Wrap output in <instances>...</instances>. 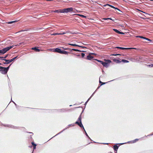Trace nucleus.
Wrapping results in <instances>:
<instances>
[{
	"mask_svg": "<svg viewBox=\"0 0 153 153\" xmlns=\"http://www.w3.org/2000/svg\"><path fill=\"white\" fill-rule=\"evenodd\" d=\"M14 46L12 45L9 47H7L1 50H0V54H4L8 51L11 48L13 47Z\"/></svg>",
	"mask_w": 153,
	"mask_h": 153,
	"instance_id": "nucleus-1",
	"label": "nucleus"
},
{
	"mask_svg": "<svg viewBox=\"0 0 153 153\" xmlns=\"http://www.w3.org/2000/svg\"><path fill=\"white\" fill-rule=\"evenodd\" d=\"M73 8L72 7L62 9V13H68L73 11Z\"/></svg>",
	"mask_w": 153,
	"mask_h": 153,
	"instance_id": "nucleus-2",
	"label": "nucleus"
},
{
	"mask_svg": "<svg viewBox=\"0 0 153 153\" xmlns=\"http://www.w3.org/2000/svg\"><path fill=\"white\" fill-rule=\"evenodd\" d=\"M0 72L2 74H6L7 73L6 69H5V67H3L0 66Z\"/></svg>",
	"mask_w": 153,
	"mask_h": 153,
	"instance_id": "nucleus-3",
	"label": "nucleus"
},
{
	"mask_svg": "<svg viewBox=\"0 0 153 153\" xmlns=\"http://www.w3.org/2000/svg\"><path fill=\"white\" fill-rule=\"evenodd\" d=\"M139 140V139H136L133 140H132V141H128L127 143H120V144L121 145H123L125 143H135V142H137V141H138Z\"/></svg>",
	"mask_w": 153,
	"mask_h": 153,
	"instance_id": "nucleus-4",
	"label": "nucleus"
},
{
	"mask_svg": "<svg viewBox=\"0 0 153 153\" xmlns=\"http://www.w3.org/2000/svg\"><path fill=\"white\" fill-rule=\"evenodd\" d=\"M53 51L61 54L62 51L60 48H56L54 49Z\"/></svg>",
	"mask_w": 153,
	"mask_h": 153,
	"instance_id": "nucleus-5",
	"label": "nucleus"
},
{
	"mask_svg": "<svg viewBox=\"0 0 153 153\" xmlns=\"http://www.w3.org/2000/svg\"><path fill=\"white\" fill-rule=\"evenodd\" d=\"M75 123L76 124H77L80 127L82 128V127L84 129V128L83 127V126L82 123V122H79L78 121H76Z\"/></svg>",
	"mask_w": 153,
	"mask_h": 153,
	"instance_id": "nucleus-6",
	"label": "nucleus"
},
{
	"mask_svg": "<svg viewBox=\"0 0 153 153\" xmlns=\"http://www.w3.org/2000/svg\"><path fill=\"white\" fill-rule=\"evenodd\" d=\"M3 60H4L6 62H3V63L4 64H7L10 63V62H11L10 59H2Z\"/></svg>",
	"mask_w": 153,
	"mask_h": 153,
	"instance_id": "nucleus-7",
	"label": "nucleus"
},
{
	"mask_svg": "<svg viewBox=\"0 0 153 153\" xmlns=\"http://www.w3.org/2000/svg\"><path fill=\"white\" fill-rule=\"evenodd\" d=\"M102 64L104 67L107 68L109 66V64H108V63H107V62H103L102 63Z\"/></svg>",
	"mask_w": 153,
	"mask_h": 153,
	"instance_id": "nucleus-8",
	"label": "nucleus"
},
{
	"mask_svg": "<svg viewBox=\"0 0 153 153\" xmlns=\"http://www.w3.org/2000/svg\"><path fill=\"white\" fill-rule=\"evenodd\" d=\"M113 30H114V31L115 32H116V33H118L119 34H124V33H123V32H120L118 30L116 29H113Z\"/></svg>",
	"mask_w": 153,
	"mask_h": 153,
	"instance_id": "nucleus-9",
	"label": "nucleus"
},
{
	"mask_svg": "<svg viewBox=\"0 0 153 153\" xmlns=\"http://www.w3.org/2000/svg\"><path fill=\"white\" fill-rule=\"evenodd\" d=\"M74 126V124H70V125H69L68 126V127H67V128H65L62 131L60 132H59V133H58L57 134H56V135H55L54 137L56 136L57 135H58L59 134H60V133L64 131L65 130V129H66L67 128H68L70 126Z\"/></svg>",
	"mask_w": 153,
	"mask_h": 153,
	"instance_id": "nucleus-10",
	"label": "nucleus"
},
{
	"mask_svg": "<svg viewBox=\"0 0 153 153\" xmlns=\"http://www.w3.org/2000/svg\"><path fill=\"white\" fill-rule=\"evenodd\" d=\"M118 48L122 50H127L131 49V48H124L120 47H116L115 48Z\"/></svg>",
	"mask_w": 153,
	"mask_h": 153,
	"instance_id": "nucleus-11",
	"label": "nucleus"
},
{
	"mask_svg": "<svg viewBox=\"0 0 153 153\" xmlns=\"http://www.w3.org/2000/svg\"><path fill=\"white\" fill-rule=\"evenodd\" d=\"M93 57L91 56L90 55V54H89L87 56V59L88 60H91L93 58Z\"/></svg>",
	"mask_w": 153,
	"mask_h": 153,
	"instance_id": "nucleus-12",
	"label": "nucleus"
},
{
	"mask_svg": "<svg viewBox=\"0 0 153 153\" xmlns=\"http://www.w3.org/2000/svg\"><path fill=\"white\" fill-rule=\"evenodd\" d=\"M58 112H65L66 111V110L65 109H61L56 110Z\"/></svg>",
	"mask_w": 153,
	"mask_h": 153,
	"instance_id": "nucleus-13",
	"label": "nucleus"
},
{
	"mask_svg": "<svg viewBox=\"0 0 153 153\" xmlns=\"http://www.w3.org/2000/svg\"><path fill=\"white\" fill-rule=\"evenodd\" d=\"M118 148L119 146H117V145H115L113 147L114 150L115 151H116V152L117 151Z\"/></svg>",
	"mask_w": 153,
	"mask_h": 153,
	"instance_id": "nucleus-14",
	"label": "nucleus"
},
{
	"mask_svg": "<svg viewBox=\"0 0 153 153\" xmlns=\"http://www.w3.org/2000/svg\"><path fill=\"white\" fill-rule=\"evenodd\" d=\"M32 50H34L36 52H39L40 51V50L37 48L36 47H35L32 48Z\"/></svg>",
	"mask_w": 153,
	"mask_h": 153,
	"instance_id": "nucleus-15",
	"label": "nucleus"
},
{
	"mask_svg": "<svg viewBox=\"0 0 153 153\" xmlns=\"http://www.w3.org/2000/svg\"><path fill=\"white\" fill-rule=\"evenodd\" d=\"M53 12L54 13H62V10H56L53 11Z\"/></svg>",
	"mask_w": 153,
	"mask_h": 153,
	"instance_id": "nucleus-16",
	"label": "nucleus"
},
{
	"mask_svg": "<svg viewBox=\"0 0 153 153\" xmlns=\"http://www.w3.org/2000/svg\"><path fill=\"white\" fill-rule=\"evenodd\" d=\"M69 53L68 52L66 51H62L61 54H63L66 55L68 54Z\"/></svg>",
	"mask_w": 153,
	"mask_h": 153,
	"instance_id": "nucleus-17",
	"label": "nucleus"
},
{
	"mask_svg": "<svg viewBox=\"0 0 153 153\" xmlns=\"http://www.w3.org/2000/svg\"><path fill=\"white\" fill-rule=\"evenodd\" d=\"M65 33H53L52 35H54V36H55V35H62V34H65Z\"/></svg>",
	"mask_w": 153,
	"mask_h": 153,
	"instance_id": "nucleus-18",
	"label": "nucleus"
},
{
	"mask_svg": "<svg viewBox=\"0 0 153 153\" xmlns=\"http://www.w3.org/2000/svg\"><path fill=\"white\" fill-rule=\"evenodd\" d=\"M74 15H77L79 16L82 18H86V17L84 15H81V14H74Z\"/></svg>",
	"mask_w": 153,
	"mask_h": 153,
	"instance_id": "nucleus-19",
	"label": "nucleus"
},
{
	"mask_svg": "<svg viewBox=\"0 0 153 153\" xmlns=\"http://www.w3.org/2000/svg\"><path fill=\"white\" fill-rule=\"evenodd\" d=\"M113 61L114 62L117 63H120L121 62V61L120 60L115 59H113Z\"/></svg>",
	"mask_w": 153,
	"mask_h": 153,
	"instance_id": "nucleus-20",
	"label": "nucleus"
},
{
	"mask_svg": "<svg viewBox=\"0 0 153 153\" xmlns=\"http://www.w3.org/2000/svg\"><path fill=\"white\" fill-rule=\"evenodd\" d=\"M81 114H82V113L79 116V117L78 118L77 121H78V122L79 121V122H81Z\"/></svg>",
	"mask_w": 153,
	"mask_h": 153,
	"instance_id": "nucleus-21",
	"label": "nucleus"
},
{
	"mask_svg": "<svg viewBox=\"0 0 153 153\" xmlns=\"http://www.w3.org/2000/svg\"><path fill=\"white\" fill-rule=\"evenodd\" d=\"M8 126L10 128H14V129H16V128H17V127L15 126H13V125H9V126Z\"/></svg>",
	"mask_w": 153,
	"mask_h": 153,
	"instance_id": "nucleus-22",
	"label": "nucleus"
},
{
	"mask_svg": "<svg viewBox=\"0 0 153 153\" xmlns=\"http://www.w3.org/2000/svg\"><path fill=\"white\" fill-rule=\"evenodd\" d=\"M121 62L123 63H128L129 62V61L127 60L123 59L121 60Z\"/></svg>",
	"mask_w": 153,
	"mask_h": 153,
	"instance_id": "nucleus-23",
	"label": "nucleus"
},
{
	"mask_svg": "<svg viewBox=\"0 0 153 153\" xmlns=\"http://www.w3.org/2000/svg\"><path fill=\"white\" fill-rule=\"evenodd\" d=\"M143 58L141 56H139L137 58V59L140 61L139 59H142Z\"/></svg>",
	"mask_w": 153,
	"mask_h": 153,
	"instance_id": "nucleus-24",
	"label": "nucleus"
},
{
	"mask_svg": "<svg viewBox=\"0 0 153 153\" xmlns=\"http://www.w3.org/2000/svg\"><path fill=\"white\" fill-rule=\"evenodd\" d=\"M72 50H73V51H78V52L81 51H80L79 50L77 49H71V51H72Z\"/></svg>",
	"mask_w": 153,
	"mask_h": 153,
	"instance_id": "nucleus-25",
	"label": "nucleus"
},
{
	"mask_svg": "<svg viewBox=\"0 0 153 153\" xmlns=\"http://www.w3.org/2000/svg\"><path fill=\"white\" fill-rule=\"evenodd\" d=\"M99 83H101V84L100 85V86L102 85H103L104 84H105L107 82H102L101 81H100V80H99Z\"/></svg>",
	"mask_w": 153,
	"mask_h": 153,
	"instance_id": "nucleus-26",
	"label": "nucleus"
},
{
	"mask_svg": "<svg viewBox=\"0 0 153 153\" xmlns=\"http://www.w3.org/2000/svg\"><path fill=\"white\" fill-rule=\"evenodd\" d=\"M105 61L107 62V63H108V64L109 63H111V61L109 59L106 60L105 59Z\"/></svg>",
	"mask_w": 153,
	"mask_h": 153,
	"instance_id": "nucleus-27",
	"label": "nucleus"
},
{
	"mask_svg": "<svg viewBox=\"0 0 153 153\" xmlns=\"http://www.w3.org/2000/svg\"><path fill=\"white\" fill-rule=\"evenodd\" d=\"M18 56H16L14 58L12 59H10L11 62L13 61L15 59H16L17 57Z\"/></svg>",
	"mask_w": 153,
	"mask_h": 153,
	"instance_id": "nucleus-28",
	"label": "nucleus"
},
{
	"mask_svg": "<svg viewBox=\"0 0 153 153\" xmlns=\"http://www.w3.org/2000/svg\"><path fill=\"white\" fill-rule=\"evenodd\" d=\"M69 45L74 46H78V45H77L75 44H68Z\"/></svg>",
	"mask_w": 153,
	"mask_h": 153,
	"instance_id": "nucleus-29",
	"label": "nucleus"
},
{
	"mask_svg": "<svg viewBox=\"0 0 153 153\" xmlns=\"http://www.w3.org/2000/svg\"><path fill=\"white\" fill-rule=\"evenodd\" d=\"M136 37H139V38H142V39H145V37H143L142 36H136Z\"/></svg>",
	"mask_w": 153,
	"mask_h": 153,
	"instance_id": "nucleus-30",
	"label": "nucleus"
},
{
	"mask_svg": "<svg viewBox=\"0 0 153 153\" xmlns=\"http://www.w3.org/2000/svg\"><path fill=\"white\" fill-rule=\"evenodd\" d=\"M16 22V21L9 22H7V23L9 24H11L15 22Z\"/></svg>",
	"mask_w": 153,
	"mask_h": 153,
	"instance_id": "nucleus-31",
	"label": "nucleus"
},
{
	"mask_svg": "<svg viewBox=\"0 0 153 153\" xmlns=\"http://www.w3.org/2000/svg\"><path fill=\"white\" fill-rule=\"evenodd\" d=\"M11 65H10L7 67H5V69H6L7 71V72L10 68V66Z\"/></svg>",
	"mask_w": 153,
	"mask_h": 153,
	"instance_id": "nucleus-32",
	"label": "nucleus"
},
{
	"mask_svg": "<svg viewBox=\"0 0 153 153\" xmlns=\"http://www.w3.org/2000/svg\"><path fill=\"white\" fill-rule=\"evenodd\" d=\"M95 60L97 61H98V62H100L101 64H102V62H103L102 61L100 60L97 59H95Z\"/></svg>",
	"mask_w": 153,
	"mask_h": 153,
	"instance_id": "nucleus-33",
	"label": "nucleus"
},
{
	"mask_svg": "<svg viewBox=\"0 0 153 153\" xmlns=\"http://www.w3.org/2000/svg\"><path fill=\"white\" fill-rule=\"evenodd\" d=\"M107 5H108L110 7H111V8H114V6L112 5H109V4H107Z\"/></svg>",
	"mask_w": 153,
	"mask_h": 153,
	"instance_id": "nucleus-34",
	"label": "nucleus"
},
{
	"mask_svg": "<svg viewBox=\"0 0 153 153\" xmlns=\"http://www.w3.org/2000/svg\"><path fill=\"white\" fill-rule=\"evenodd\" d=\"M84 131H85V135H86L89 138V139H90V137H89L88 136V134H87V133L86 132L85 129H84Z\"/></svg>",
	"mask_w": 153,
	"mask_h": 153,
	"instance_id": "nucleus-35",
	"label": "nucleus"
},
{
	"mask_svg": "<svg viewBox=\"0 0 153 153\" xmlns=\"http://www.w3.org/2000/svg\"><path fill=\"white\" fill-rule=\"evenodd\" d=\"M63 48L64 49V50H71V48Z\"/></svg>",
	"mask_w": 153,
	"mask_h": 153,
	"instance_id": "nucleus-36",
	"label": "nucleus"
},
{
	"mask_svg": "<svg viewBox=\"0 0 153 153\" xmlns=\"http://www.w3.org/2000/svg\"><path fill=\"white\" fill-rule=\"evenodd\" d=\"M145 39H146V40H148L149 41H151V40H150V39H149L148 38H146V37H145Z\"/></svg>",
	"mask_w": 153,
	"mask_h": 153,
	"instance_id": "nucleus-37",
	"label": "nucleus"
},
{
	"mask_svg": "<svg viewBox=\"0 0 153 153\" xmlns=\"http://www.w3.org/2000/svg\"><path fill=\"white\" fill-rule=\"evenodd\" d=\"M81 55H82V57L83 58L84 56L85 55V54L84 53H81Z\"/></svg>",
	"mask_w": 153,
	"mask_h": 153,
	"instance_id": "nucleus-38",
	"label": "nucleus"
},
{
	"mask_svg": "<svg viewBox=\"0 0 153 153\" xmlns=\"http://www.w3.org/2000/svg\"><path fill=\"white\" fill-rule=\"evenodd\" d=\"M121 55L120 54H112V55H113V56H117V55Z\"/></svg>",
	"mask_w": 153,
	"mask_h": 153,
	"instance_id": "nucleus-39",
	"label": "nucleus"
},
{
	"mask_svg": "<svg viewBox=\"0 0 153 153\" xmlns=\"http://www.w3.org/2000/svg\"><path fill=\"white\" fill-rule=\"evenodd\" d=\"M90 98H89L88 100L87 101L85 102V105H86L87 102L88 101L90 100Z\"/></svg>",
	"mask_w": 153,
	"mask_h": 153,
	"instance_id": "nucleus-40",
	"label": "nucleus"
},
{
	"mask_svg": "<svg viewBox=\"0 0 153 153\" xmlns=\"http://www.w3.org/2000/svg\"><path fill=\"white\" fill-rule=\"evenodd\" d=\"M36 144H34V146H33V149H36Z\"/></svg>",
	"mask_w": 153,
	"mask_h": 153,
	"instance_id": "nucleus-41",
	"label": "nucleus"
},
{
	"mask_svg": "<svg viewBox=\"0 0 153 153\" xmlns=\"http://www.w3.org/2000/svg\"><path fill=\"white\" fill-rule=\"evenodd\" d=\"M8 54H7L4 57H3V58H4V59L6 58L8 56Z\"/></svg>",
	"mask_w": 153,
	"mask_h": 153,
	"instance_id": "nucleus-42",
	"label": "nucleus"
},
{
	"mask_svg": "<svg viewBox=\"0 0 153 153\" xmlns=\"http://www.w3.org/2000/svg\"><path fill=\"white\" fill-rule=\"evenodd\" d=\"M148 66H151V67H153V64H150V65H148Z\"/></svg>",
	"mask_w": 153,
	"mask_h": 153,
	"instance_id": "nucleus-43",
	"label": "nucleus"
},
{
	"mask_svg": "<svg viewBox=\"0 0 153 153\" xmlns=\"http://www.w3.org/2000/svg\"><path fill=\"white\" fill-rule=\"evenodd\" d=\"M78 47H81V48H86L85 47H82L81 46H80V45H78V46H77Z\"/></svg>",
	"mask_w": 153,
	"mask_h": 153,
	"instance_id": "nucleus-44",
	"label": "nucleus"
},
{
	"mask_svg": "<svg viewBox=\"0 0 153 153\" xmlns=\"http://www.w3.org/2000/svg\"><path fill=\"white\" fill-rule=\"evenodd\" d=\"M96 90L93 93V94H92V95H91V96L90 97V99L92 97V96H93V95H94L95 92L96 91Z\"/></svg>",
	"mask_w": 153,
	"mask_h": 153,
	"instance_id": "nucleus-45",
	"label": "nucleus"
},
{
	"mask_svg": "<svg viewBox=\"0 0 153 153\" xmlns=\"http://www.w3.org/2000/svg\"><path fill=\"white\" fill-rule=\"evenodd\" d=\"M114 8L115 9H117L119 11H120V10H119V9L117 7H114Z\"/></svg>",
	"mask_w": 153,
	"mask_h": 153,
	"instance_id": "nucleus-46",
	"label": "nucleus"
},
{
	"mask_svg": "<svg viewBox=\"0 0 153 153\" xmlns=\"http://www.w3.org/2000/svg\"><path fill=\"white\" fill-rule=\"evenodd\" d=\"M31 143H32V145H33V146H34V144H35L34 143V142H32Z\"/></svg>",
	"mask_w": 153,
	"mask_h": 153,
	"instance_id": "nucleus-47",
	"label": "nucleus"
},
{
	"mask_svg": "<svg viewBox=\"0 0 153 153\" xmlns=\"http://www.w3.org/2000/svg\"><path fill=\"white\" fill-rule=\"evenodd\" d=\"M12 101L13 102V103L16 106L17 105H16V104L13 101H12Z\"/></svg>",
	"mask_w": 153,
	"mask_h": 153,
	"instance_id": "nucleus-48",
	"label": "nucleus"
},
{
	"mask_svg": "<svg viewBox=\"0 0 153 153\" xmlns=\"http://www.w3.org/2000/svg\"><path fill=\"white\" fill-rule=\"evenodd\" d=\"M107 19H110V20H112V21H114V20H113L112 19H111V18H107Z\"/></svg>",
	"mask_w": 153,
	"mask_h": 153,
	"instance_id": "nucleus-49",
	"label": "nucleus"
},
{
	"mask_svg": "<svg viewBox=\"0 0 153 153\" xmlns=\"http://www.w3.org/2000/svg\"><path fill=\"white\" fill-rule=\"evenodd\" d=\"M102 19L104 20H108V19H107V18H104Z\"/></svg>",
	"mask_w": 153,
	"mask_h": 153,
	"instance_id": "nucleus-50",
	"label": "nucleus"
},
{
	"mask_svg": "<svg viewBox=\"0 0 153 153\" xmlns=\"http://www.w3.org/2000/svg\"><path fill=\"white\" fill-rule=\"evenodd\" d=\"M37 29L38 30L39 29H42V30H43V28H38Z\"/></svg>",
	"mask_w": 153,
	"mask_h": 153,
	"instance_id": "nucleus-51",
	"label": "nucleus"
},
{
	"mask_svg": "<svg viewBox=\"0 0 153 153\" xmlns=\"http://www.w3.org/2000/svg\"><path fill=\"white\" fill-rule=\"evenodd\" d=\"M27 30H22L21 31H27Z\"/></svg>",
	"mask_w": 153,
	"mask_h": 153,
	"instance_id": "nucleus-52",
	"label": "nucleus"
},
{
	"mask_svg": "<svg viewBox=\"0 0 153 153\" xmlns=\"http://www.w3.org/2000/svg\"><path fill=\"white\" fill-rule=\"evenodd\" d=\"M89 54H90V55H91V54H93V55H94V54H95L94 53H90Z\"/></svg>",
	"mask_w": 153,
	"mask_h": 153,
	"instance_id": "nucleus-53",
	"label": "nucleus"
},
{
	"mask_svg": "<svg viewBox=\"0 0 153 153\" xmlns=\"http://www.w3.org/2000/svg\"><path fill=\"white\" fill-rule=\"evenodd\" d=\"M153 135V134H151L149 135H148V136H150V135Z\"/></svg>",
	"mask_w": 153,
	"mask_h": 153,
	"instance_id": "nucleus-54",
	"label": "nucleus"
},
{
	"mask_svg": "<svg viewBox=\"0 0 153 153\" xmlns=\"http://www.w3.org/2000/svg\"><path fill=\"white\" fill-rule=\"evenodd\" d=\"M0 58L3 59V57H0Z\"/></svg>",
	"mask_w": 153,
	"mask_h": 153,
	"instance_id": "nucleus-55",
	"label": "nucleus"
},
{
	"mask_svg": "<svg viewBox=\"0 0 153 153\" xmlns=\"http://www.w3.org/2000/svg\"><path fill=\"white\" fill-rule=\"evenodd\" d=\"M80 52H84L85 51H80Z\"/></svg>",
	"mask_w": 153,
	"mask_h": 153,
	"instance_id": "nucleus-56",
	"label": "nucleus"
},
{
	"mask_svg": "<svg viewBox=\"0 0 153 153\" xmlns=\"http://www.w3.org/2000/svg\"><path fill=\"white\" fill-rule=\"evenodd\" d=\"M100 87V86H99L97 87V90L98 89H99V88Z\"/></svg>",
	"mask_w": 153,
	"mask_h": 153,
	"instance_id": "nucleus-57",
	"label": "nucleus"
},
{
	"mask_svg": "<svg viewBox=\"0 0 153 153\" xmlns=\"http://www.w3.org/2000/svg\"><path fill=\"white\" fill-rule=\"evenodd\" d=\"M22 43H23V42L21 43H19V45H21Z\"/></svg>",
	"mask_w": 153,
	"mask_h": 153,
	"instance_id": "nucleus-58",
	"label": "nucleus"
},
{
	"mask_svg": "<svg viewBox=\"0 0 153 153\" xmlns=\"http://www.w3.org/2000/svg\"><path fill=\"white\" fill-rule=\"evenodd\" d=\"M77 56H79L80 55L79 54L76 55Z\"/></svg>",
	"mask_w": 153,
	"mask_h": 153,
	"instance_id": "nucleus-59",
	"label": "nucleus"
},
{
	"mask_svg": "<svg viewBox=\"0 0 153 153\" xmlns=\"http://www.w3.org/2000/svg\"><path fill=\"white\" fill-rule=\"evenodd\" d=\"M103 144H108V143H103Z\"/></svg>",
	"mask_w": 153,
	"mask_h": 153,
	"instance_id": "nucleus-60",
	"label": "nucleus"
},
{
	"mask_svg": "<svg viewBox=\"0 0 153 153\" xmlns=\"http://www.w3.org/2000/svg\"><path fill=\"white\" fill-rule=\"evenodd\" d=\"M0 65H3L1 63H0Z\"/></svg>",
	"mask_w": 153,
	"mask_h": 153,
	"instance_id": "nucleus-61",
	"label": "nucleus"
},
{
	"mask_svg": "<svg viewBox=\"0 0 153 153\" xmlns=\"http://www.w3.org/2000/svg\"><path fill=\"white\" fill-rule=\"evenodd\" d=\"M30 133H32V134H33V133L32 132H30Z\"/></svg>",
	"mask_w": 153,
	"mask_h": 153,
	"instance_id": "nucleus-62",
	"label": "nucleus"
},
{
	"mask_svg": "<svg viewBox=\"0 0 153 153\" xmlns=\"http://www.w3.org/2000/svg\"><path fill=\"white\" fill-rule=\"evenodd\" d=\"M116 153H117V152H116Z\"/></svg>",
	"mask_w": 153,
	"mask_h": 153,
	"instance_id": "nucleus-63",
	"label": "nucleus"
},
{
	"mask_svg": "<svg viewBox=\"0 0 153 153\" xmlns=\"http://www.w3.org/2000/svg\"><path fill=\"white\" fill-rule=\"evenodd\" d=\"M32 153H33V152Z\"/></svg>",
	"mask_w": 153,
	"mask_h": 153,
	"instance_id": "nucleus-64",
	"label": "nucleus"
}]
</instances>
